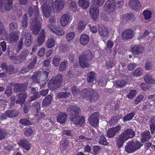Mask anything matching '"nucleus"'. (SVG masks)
Masks as SVG:
<instances>
[{
	"label": "nucleus",
	"instance_id": "obj_1",
	"mask_svg": "<svg viewBox=\"0 0 155 155\" xmlns=\"http://www.w3.org/2000/svg\"><path fill=\"white\" fill-rule=\"evenodd\" d=\"M28 11L30 17L31 16L33 12H34L35 20L32 19L30 21L31 22L30 28L34 35H37L41 29L40 22L41 20V16L39 15L38 8L36 6H30Z\"/></svg>",
	"mask_w": 155,
	"mask_h": 155
},
{
	"label": "nucleus",
	"instance_id": "obj_2",
	"mask_svg": "<svg viewBox=\"0 0 155 155\" xmlns=\"http://www.w3.org/2000/svg\"><path fill=\"white\" fill-rule=\"evenodd\" d=\"M40 2L44 15L46 18L48 17L52 12H54L53 0H49L48 4V0H40Z\"/></svg>",
	"mask_w": 155,
	"mask_h": 155
},
{
	"label": "nucleus",
	"instance_id": "obj_3",
	"mask_svg": "<svg viewBox=\"0 0 155 155\" xmlns=\"http://www.w3.org/2000/svg\"><path fill=\"white\" fill-rule=\"evenodd\" d=\"M135 136L134 132L131 129H127L124 133H122L117 138V145L120 148L123 146L125 142L129 139L132 138Z\"/></svg>",
	"mask_w": 155,
	"mask_h": 155
},
{
	"label": "nucleus",
	"instance_id": "obj_4",
	"mask_svg": "<svg viewBox=\"0 0 155 155\" xmlns=\"http://www.w3.org/2000/svg\"><path fill=\"white\" fill-rule=\"evenodd\" d=\"M93 58L91 51L89 50L85 51L79 57V62L81 66L83 68L88 67L89 65V61Z\"/></svg>",
	"mask_w": 155,
	"mask_h": 155
},
{
	"label": "nucleus",
	"instance_id": "obj_5",
	"mask_svg": "<svg viewBox=\"0 0 155 155\" xmlns=\"http://www.w3.org/2000/svg\"><path fill=\"white\" fill-rule=\"evenodd\" d=\"M49 72L44 71L42 72L36 71L31 77L30 81L32 84H40V81L46 80L48 76Z\"/></svg>",
	"mask_w": 155,
	"mask_h": 155
},
{
	"label": "nucleus",
	"instance_id": "obj_6",
	"mask_svg": "<svg viewBox=\"0 0 155 155\" xmlns=\"http://www.w3.org/2000/svg\"><path fill=\"white\" fill-rule=\"evenodd\" d=\"M81 97L83 98L87 97V99H89L91 102L95 101L99 98V94L91 88L85 89L82 92Z\"/></svg>",
	"mask_w": 155,
	"mask_h": 155
},
{
	"label": "nucleus",
	"instance_id": "obj_7",
	"mask_svg": "<svg viewBox=\"0 0 155 155\" xmlns=\"http://www.w3.org/2000/svg\"><path fill=\"white\" fill-rule=\"evenodd\" d=\"M142 146L143 144L137 140L128 141L125 146L124 150L128 153H133Z\"/></svg>",
	"mask_w": 155,
	"mask_h": 155
},
{
	"label": "nucleus",
	"instance_id": "obj_8",
	"mask_svg": "<svg viewBox=\"0 0 155 155\" xmlns=\"http://www.w3.org/2000/svg\"><path fill=\"white\" fill-rule=\"evenodd\" d=\"M62 80L61 74L58 75L56 78H52L48 84L49 88L52 91L57 89L61 85Z\"/></svg>",
	"mask_w": 155,
	"mask_h": 155
},
{
	"label": "nucleus",
	"instance_id": "obj_9",
	"mask_svg": "<svg viewBox=\"0 0 155 155\" xmlns=\"http://www.w3.org/2000/svg\"><path fill=\"white\" fill-rule=\"evenodd\" d=\"M81 112L80 109L75 105H71L67 109V112L70 116L71 120H74V118L77 117Z\"/></svg>",
	"mask_w": 155,
	"mask_h": 155
},
{
	"label": "nucleus",
	"instance_id": "obj_10",
	"mask_svg": "<svg viewBox=\"0 0 155 155\" xmlns=\"http://www.w3.org/2000/svg\"><path fill=\"white\" fill-rule=\"evenodd\" d=\"M29 53V51L28 49H24L20 55L17 57L12 56L11 57V58L13 60V62L15 64H18L25 61Z\"/></svg>",
	"mask_w": 155,
	"mask_h": 155
},
{
	"label": "nucleus",
	"instance_id": "obj_11",
	"mask_svg": "<svg viewBox=\"0 0 155 155\" xmlns=\"http://www.w3.org/2000/svg\"><path fill=\"white\" fill-rule=\"evenodd\" d=\"M115 4L114 0H108L104 5V9L109 13L113 12L115 8Z\"/></svg>",
	"mask_w": 155,
	"mask_h": 155
},
{
	"label": "nucleus",
	"instance_id": "obj_12",
	"mask_svg": "<svg viewBox=\"0 0 155 155\" xmlns=\"http://www.w3.org/2000/svg\"><path fill=\"white\" fill-rule=\"evenodd\" d=\"M20 34V32L18 31H12L7 38V40L9 43L13 44L19 40Z\"/></svg>",
	"mask_w": 155,
	"mask_h": 155
},
{
	"label": "nucleus",
	"instance_id": "obj_13",
	"mask_svg": "<svg viewBox=\"0 0 155 155\" xmlns=\"http://www.w3.org/2000/svg\"><path fill=\"white\" fill-rule=\"evenodd\" d=\"M99 114L98 113L95 112L93 114L89 117L88 121L91 125L94 127H97L98 125Z\"/></svg>",
	"mask_w": 155,
	"mask_h": 155
},
{
	"label": "nucleus",
	"instance_id": "obj_14",
	"mask_svg": "<svg viewBox=\"0 0 155 155\" xmlns=\"http://www.w3.org/2000/svg\"><path fill=\"white\" fill-rule=\"evenodd\" d=\"M131 49L133 54L139 55L143 54L145 48L140 45H135L131 47Z\"/></svg>",
	"mask_w": 155,
	"mask_h": 155
},
{
	"label": "nucleus",
	"instance_id": "obj_15",
	"mask_svg": "<svg viewBox=\"0 0 155 155\" xmlns=\"http://www.w3.org/2000/svg\"><path fill=\"white\" fill-rule=\"evenodd\" d=\"M13 0H0V8H3L5 3V7L6 10L9 11L12 7Z\"/></svg>",
	"mask_w": 155,
	"mask_h": 155
},
{
	"label": "nucleus",
	"instance_id": "obj_16",
	"mask_svg": "<svg viewBox=\"0 0 155 155\" xmlns=\"http://www.w3.org/2000/svg\"><path fill=\"white\" fill-rule=\"evenodd\" d=\"M90 13L92 18L96 19L99 17V10L98 7L92 5L90 9Z\"/></svg>",
	"mask_w": 155,
	"mask_h": 155
},
{
	"label": "nucleus",
	"instance_id": "obj_17",
	"mask_svg": "<svg viewBox=\"0 0 155 155\" xmlns=\"http://www.w3.org/2000/svg\"><path fill=\"white\" fill-rule=\"evenodd\" d=\"M134 35V32L131 29H127L122 32V37L123 40L131 39Z\"/></svg>",
	"mask_w": 155,
	"mask_h": 155
},
{
	"label": "nucleus",
	"instance_id": "obj_18",
	"mask_svg": "<svg viewBox=\"0 0 155 155\" xmlns=\"http://www.w3.org/2000/svg\"><path fill=\"white\" fill-rule=\"evenodd\" d=\"M46 37V33L44 29H42L37 38V45L39 46H41L44 43Z\"/></svg>",
	"mask_w": 155,
	"mask_h": 155
},
{
	"label": "nucleus",
	"instance_id": "obj_19",
	"mask_svg": "<svg viewBox=\"0 0 155 155\" xmlns=\"http://www.w3.org/2000/svg\"><path fill=\"white\" fill-rule=\"evenodd\" d=\"M120 129V126L109 129L107 132V136L110 138L113 137Z\"/></svg>",
	"mask_w": 155,
	"mask_h": 155
},
{
	"label": "nucleus",
	"instance_id": "obj_20",
	"mask_svg": "<svg viewBox=\"0 0 155 155\" xmlns=\"http://www.w3.org/2000/svg\"><path fill=\"white\" fill-rule=\"evenodd\" d=\"M54 4L55 10L58 13L63 8L65 2L61 0H57L54 2Z\"/></svg>",
	"mask_w": 155,
	"mask_h": 155
},
{
	"label": "nucleus",
	"instance_id": "obj_21",
	"mask_svg": "<svg viewBox=\"0 0 155 155\" xmlns=\"http://www.w3.org/2000/svg\"><path fill=\"white\" fill-rule=\"evenodd\" d=\"M129 4L131 8L136 10L139 9L141 6V4L138 0H130Z\"/></svg>",
	"mask_w": 155,
	"mask_h": 155
},
{
	"label": "nucleus",
	"instance_id": "obj_22",
	"mask_svg": "<svg viewBox=\"0 0 155 155\" xmlns=\"http://www.w3.org/2000/svg\"><path fill=\"white\" fill-rule=\"evenodd\" d=\"M72 121H74V123L78 127H80L84 124V117L78 115L77 117L74 118V120Z\"/></svg>",
	"mask_w": 155,
	"mask_h": 155
},
{
	"label": "nucleus",
	"instance_id": "obj_23",
	"mask_svg": "<svg viewBox=\"0 0 155 155\" xmlns=\"http://www.w3.org/2000/svg\"><path fill=\"white\" fill-rule=\"evenodd\" d=\"M142 137L141 141L144 143L148 141L151 138V136L149 131L146 130L141 134Z\"/></svg>",
	"mask_w": 155,
	"mask_h": 155
},
{
	"label": "nucleus",
	"instance_id": "obj_24",
	"mask_svg": "<svg viewBox=\"0 0 155 155\" xmlns=\"http://www.w3.org/2000/svg\"><path fill=\"white\" fill-rule=\"evenodd\" d=\"M67 117V114L64 112H59L57 116V121L61 124L65 122Z\"/></svg>",
	"mask_w": 155,
	"mask_h": 155
},
{
	"label": "nucleus",
	"instance_id": "obj_25",
	"mask_svg": "<svg viewBox=\"0 0 155 155\" xmlns=\"http://www.w3.org/2000/svg\"><path fill=\"white\" fill-rule=\"evenodd\" d=\"M7 33L5 31L3 24L0 21V38L4 40L7 37Z\"/></svg>",
	"mask_w": 155,
	"mask_h": 155
},
{
	"label": "nucleus",
	"instance_id": "obj_26",
	"mask_svg": "<svg viewBox=\"0 0 155 155\" xmlns=\"http://www.w3.org/2000/svg\"><path fill=\"white\" fill-rule=\"evenodd\" d=\"M69 17V15L66 14H64L61 16L60 19V23L62 26H65L68 24Z\"/></svg>",
	"mask_w": 155,
	"mask_h": 155
},
{
	"label": "nucleus",
	"instance_id": "obj_27",
	"mask_svg": "<svg viewBox=\"0 0 155 155\" xmlns=\"http://www.w3.org/2000/svg\"><path fill=\"white\" fill-rule=\"evenodd\" d=\"M98 32L101 36L104 37H106L108 33L107 28L103 25L99 27Z\"/></svg>",
	"mask_w": 155,
	"mask_h": 155
},
{
	"label": "nucleus",
	"instance_id": "obj_28",
	"mask_svg": "<svg viewBox=\"0 0 155 155\" xmlns=\"http://www.w3.org/2000/svg\"><path fill=\"white\" fill-rule=\"evenodd\" d=\"M18 144L26 150H29L30 149L31 146L28 142L26 140H21Z\"/></svg>",
	"mask_w": 155,
	"mask_h": 155
},
{
	"label": "nucleus",
	"instance_id": "obj_29",
	"mask_svg": "<svg viewBox=\"0 0 155 155\" xmlns=\"http://www.w3.org/2000/svg\"><path fill=\"white\" fill-rule=\"evenodd\" d=\"M27 94H20L18 95V99L16 101L17 104H22L24 103Z\"/></svg>",
	"mask_w": 155,
	"mask_h": 155
},
{
	"label": "nucleus",
	"instance_id": "obj_30",
	"mask_svg": "<svg viewBox=\"0 0 155 155\" xmlns=\"http://www.w3.org/2000/svg\"><path fill=\"white\" fill-rule=\"evenodd\" d=\"M89 36L86 34H83L80 37V41L81 43L83 45L87 44L89 41Z\"/></svg>",
	"mask_w": 155,
	"mask_h": 155
},
{
	"label": "nucleus",
	"instance_id": "obj_31",
	"mask_svg": "<svg viewBox=\"0 0 155 155\" xmlns=\"http://www.w3.org/2000/svg\"><path fill=\"white\" fill-rule=\"evenodd\" d=\"M7 116L8 117L12 118L17 116L19 114L18 112L16 110H8L5 112Z\"/></svg>",
	"mask_w": 155,
	"mask_h": 155
},
{
	"label": "nucleus",
	"instance_id": "obj_32",
	"mask_svg": "<svg viewBox=\"0 0 155 155\" xmlns=\"http://www.w3.org/2000/svg\"><path fill=\"white\" fill-rule=\"evenodd\" d=\"M78 3L84 9L87 8L90 4L89 0H79Z\"/></svg>",
	"mask_w": 155,
	"mask_h": 155
},
{
	"label": "nucleus",
	"instance_id": "obj_33",
	"mask_svg": "<svg viewBox=\"0 0 155 155\" xmlns=\"http://www.w3.org/2000/svg\"><path fill=\"white\" fill-rule=\"evenodd\" d=\"M52 97L50 95H49L43 100L42 105L43 106H48L50 104L52 101Z\"/></svg>",
	"mask_w": 155,
	"mask_h": 155
},
{
	"label": "nucleus",
	"instance_id": "obj_34",
	"mask_svg": "<svg viewBox=\"0 0 155 155\" xmlns=\"http://www.w3.org/2000/svg\"><path fill=\"white\" fill-rule=\"evenodd\" d=\"M55 43V40L50 38L48 39L46 42V45L48 48H51L54 47Z\"/></svg>",
	"mask_w": 155,
	"mask_h": 155
},
{
	"label": "nucleus",
	"instance_id": "obj_35",
	"mask_svg": "<svg viewBox=\"0 0 155 155\" xmlns=\"http://www.w3.org/2000/svg\"><path fill=\"white\" fill-rule=\"evenodd\" d=\"M127 82L123 79L116 81L115 85L118 88H122L127 84Z\"/></svg>",
	"mask_w": 155,
	"mask_h": 155
},
{
	"label": "nucleus",
	"instance_id": "obj_36",
	"mask_svg": "<svg viewBox=\"0 0 155 155\" xmlns=\"http://www.w3.org/2000/svg\"><path fill=\"white\" fill-rule=\"evenodd\" d=\"M144 79L146 82L147 84L155 83V81L153 80L152 77L150 74L146 75Z\"/></svg>",
	"mask_w": 155,
	"mask_h": 155
},
{
	"label": "nucleus",
	"instance_id": "obj_37",
	"mask_svg": "<svg viewBox=\"0 0 155 155\" xmlns=\"http://www.w3.org/2000/svg\"><path fill=\"white\" fill-rule=\"evenodd\" d=\"M6 71L8 74L11 75L15 74L16 70L13 66L10 65L8 66Z\"/></svg>",
	"mask_w": 155,
	"mask_h": 155
},
{
	"label": "nucleus",
	"instance_id": "obj_38",
	"mask_svg": "<svg viewBox=\"0 0 155 155\" xmlns=\"http://www.w3.org/2000/svg\"><path fill=\"white\" fill-rule=\"evenodd\" d=\"M28 25V20L26 14H25L23 16L22 20L21 25L23 28H26Z\"/></svg>",
	"mask_w": 155,
	"mask_h": 155
},
{
	"label": "nucleus",
	"instance_id": "obj_39",
	"mask_svg": "<svg viewBox=\"0 0 155 155\" xmlns=\"http://www.w3.org/2000/svg\"><path fill=\"white\" fill-rule=\"evenodd\" d=\"M87 81L89 83L92 82L95 79V77L94 73L93 72H91L89 73L88 74Z\"/></svg>",
	"mask_w": 155,
	"mask_h": 155
},
{
	"label": "nucleus",
	"instance_id": "obj_40",
	"mask_svg": "<svg viewBox=\"0 0 155 155\" xmlns=\"http://www.w3.org/2000/svg\"><path fill=\"white\" fill-rule=\"evenodd\" d=\"M135 113L134 112H132L127 114L123 118V121L124 122H126L128 121L131 120L134 116Z\"/></svg>",
	"mask_w": 155,
	"mask_h": 155
},
{
	"label": "nucleus",
	"instance_id": "obj_41",
	"mask_svg": "<svg viewBox=\"0 0 155 155\" xmlns=\"http://www.w3.org/2000/svg\"><path fill=\"white\" fill-rule=\"evenodd\" d=\"M40 95L38 92H35L32 96H31L28 99V101L31 102L33 101L40 97Z\"/></svg>",
	"mask_w": 155,
	"mask_h": 155
},
{
	"label": "nucleus",
	"instance_id": "obj_42",
	"mask_svg": "<svg viewBox=\"0 0 155 155\" xmlns=\"http://www.w3.org/2000/svg\"><path fill=\"white\" fill-rule=\"evenodd\" d=\"M10 31H13L17 30L18 27V25L17 23L12 22L9 24Z\"/></svg>",
	"mask_w": 155,
	"mask_h": 155
},
{
	"label": "nucleus",
	"instance_id": "obj_43",
	"mask_svg": "<svg viewBox=\"0 0 155 155\" xmlns=\"http://www.w3.org/2000/svg\"><path fill=\"white\" fill-rule=\"evenodd\" d=\"M54 33L57 35L62 36L64 34L65 32L62 29L57 27Z\"/></svg>",
	"mask_w": 155,
	"mask_h": 155
},
{
	"label": "nucleus",
	"instance_id": "obj_44",
	"mask_svg": "<svg viewBox=\"0 0 155 155\" xmlns=\"http://www.w3.org/2000/svg\"><path fill=\"white\" fill-rule=\"evenodd\" d=\"M143 71L141 68H139L133 71V74L136 76H139L141 75L143 72Z\"/></svg>",
	"mask_w": 155,
	"mask_h": 155
},
{
	"label": "nucleus",
	"instance_id": "obj_45",
	"mask_svg": "<svg viewBox=\"0 0 155 155\" xmlns=\"http://www.w3.org/2000/svg\"><path fill=\"white\" fill-rule=\"evenodd\" d=\"M68 64V61H64L62 62L61 64L59 67L60 71H64L67 68Z\"/></svg>",
	"mask_w": 155,
	"mask_h": 155
},
{
	"label": "nucleus",
	"instance_id": "obj_46",
	"mask_svg": "<svg viewBox=\"0 0 155 155\" xmlns=\"http://www.w3.org/2000/svg\"><path fill=\"white\" fill-rule=\"evenodd\" d=\"M71 94L70 92H61L58 93V96L60 98H66Z\"/></svg>",
	"mask_w": 155,
	"mask_h": 155
},
{
	"label": "nucleus",
	"instance_id": "obj_47",
	"mask_svg": "<svg viewBox=\"0 0 155 155\" xmlns=\"http://www.w3.org/2000/svg\"><path fill=\"white\" fill-rule=\"evenodd\" d=\"M105 1V0H93V5H94L97 7L101 6Z\"/></svg>",
	"mask_w": 155,
	"mask_h": 155
},
{
	"label": "nucleus",
	"instance_id": "obj_48",
	"mask_svg": "<svg viewBox=\"0 0 155 155\" xmlns=\"http://www.w3.org/2000/svg\"><path fill=\"white\" fill-rule=\"evenodd\" d=\"M60 57L58 55L54 56L53 59V63L54 65L56 66H57L60 61Z\"/></svg>",
	"mask_w": 155,
	"mask_h": 155
},
{
	"label": "nucleus",
	"instance_id": "obj_49",
	"mask_svg": "<svg viewBox=\"0 0 155 155\" xmlns=\"http://www.w3.org/2000/svg\"><path fill=\"white\" fill-rule=\"evenodd\" d=\"M114 45V43L111 40H108L106 43V50L107 49H109V50L110 51V53H111V48Z\"/></svg>",
	"mask_w": 155,
	"mask_h": 155
},
{
	"label": "nucleus",
	"instance_id": "obj_50",
	"mask_svg": "<svg viewBox=\"0 0 155 155\" xmlns=\"http://www.w3.org/2000/svg\"><path fill=\"white\" fill-rule=\"evenodd\" d=\"M31 38V37L30 33L25 31L24 30L21 32V38H22L23 39V38H25V40Z\"/></svg>",
	"mask_w": 155,
	"mask_h": 155
},
{
	"label": "nucleus",
	"instance_id": "obj_51",
	"mask_svg": "<svg viewBox=\"0 0 155 155\" xmlns=\"http://www.w3.org/2000/svg\"><path fill=\"white\" fill-rule=\"evenodd\" d=\"M146 20H148L151 17V13L149 11H144L143 13Z\"/></svg>",
	"mask_w": 155,
	"mask_h": 155
},
{
	"label": "nucleus",
	"instance_id": "obj_52",
	"mask_svg": "<svg viewBox=\"0 0 155 155\" xmlns=\"http://www.w3.org/2000/svg\"><path fill=\"white\" fill-rule=\"evenodd\" d=\"M99 142L102 145H107L108 144V142H107L105 137L104 136H101L100 137Z\"/></svg>",
	"mask_w": 155,
	"mask_h": 155
},
{
	"label": "nucleus",
	"instance_id": "obj_53",
	"mask_svg": "<svg viewBox=\"0 0 155 155\" xmlns=\"http://www.w3.org/2000/svg\"><path fill=\"white\" fill-rule=\"evenodd\" d=\"M23 46V38H21L18 42L16 51L18 53L22 49Z\"/></svg>",
	"mask_w": 155,
	"mask_h": 155
},
{
	"label": "nucleus",
	"instance_id": "obj_54",
	"mask_svg": "<svg viewBox=\"0 0 155 155\" xmlns=\"http://www.w3.org/2000/svg\"><path fill=\"white\" fill-rule=\"evenodd\" d=\"M86 25V23L84 21H80L78 24V28L79 30H82L84 29Z\"/></svg>",
	"mask_w": 155,
	"mask_h": 155
},
{
	"label": "nucleus",
	"instance_id": "obj_55",
	"mask_svg": "<svg viewBox=\"0 0 155 155\" xmlns=\"http://www.w3.org/2000/svg\"><path fill=\"white\" fill-rule=\"evenodd\" d=\"M74 36V33L73 32H71L68 33L66 35V38L68 41H69L72 40Z\"/></svg>",
	"mask_w": 155,
	"mask_h": 155
},
{
	"label": "nucleus",
	"instance_id": "obj_56",
	"mask_svg": "<svg viewBox=\"0 0 155 155\" xmlns=\"http://www.w3.org/2000/svg\"><path fill=\"white\" fill-rule=\"evenodd\" d=\"M134 15L132 13L124 14L123 16L124 18L127 20H131L134 17Z\"/></svg>",
	"mask_w": 155,
	"mask_h": 155
},
{
	"label": "nucleus",
	"instance_id": "obj_57",
	"mask_svg": "<svg viewBox=\"0 0 155 155\" xmlns=\"http://www.w3.org/2000/svg\"><path fill=\"white\" fill-rule=\"evenodd\" d=\"M20 122L22 124L28 126L31 124V122L27 119H21L20 120Z\"/></svg>",
	"mask_w": 155,
	"mask_h": 155
},
{
	"label": "nucleus",
	"instance_id": "obj_58",
	"mask_svg": "<svg viewBox=\"0 0 155 155\" xmlns=\"http://www.w3.org/2000/svg\"><path fill=\"white\" fill-rule=\"evenodd\" d=\"M12 88L10 86L7 87L6 89L5 92V94L8 97L12 95Z\"/></svg>",
	"mask_w": 155,
	"mask_h": 155
},
{
	"label": "nucleus",
	"instance_id": "obj_59",
	"mask_svg": "<svg viewBox=\"0 0 155 155\" xmlns=\"http://www.w3.org/2000/svg\"><path fill=\"white\" fill-rule=\"evenodd\" d=\"M137 93V91L135 90H132L130 91V93L127 95L128 98L132 99L134 97Z\"/></svg>",
	"mask_w": 155,
	"mask_h": 155
},
{
	"label": "nucleus",
	"instance_id": "obj_60",
	"mask_svg": "<svg viewBox=\"0 0 155 155\" xmlns=\"http://www.w3.org/2000/svg\"><path fill=\"white\" fill-rule=\"evenodd\" d=\"M59 50L61 52H65L68 50V48L66 45L62 44L60 46Z\"/></svg>",
	"mask_w": 155,
	"mask_h": 155
},
{
	"label": "nucleus",
	"instance_id": "obj_61",
	"mask_svg": "<svg viewBox=\"0 0 155 155\" xmlns=\"http://www.w3.org/2000/svg\"><path fill=\"white\" fill-rule=\"evenodd\" d=\"M153 67L152 64L149 61H147L145 64V67L146 70L148 71L152 69Z\"/></svg>",
	"mask_w": 155,
	"mask_h": 155
},
{
	"label": "nucleus",
	"instance_id": "obj_62",
	"mask_svg": "<svg viewBox=\"0 0 155 155\" xmlns=\"http://www.w3.org/2000/svg\"><path fill=\"white\" fill-rule=\"evenodd\" d=\"M144 96L142 95L138 96L135 99L134 102L135 104H138L143 99Z\"/></svg>",
	"mask_w": 155,
	"mask_h": 155
},
{
	"label": "nucleus",
	"instance_id": "obj_63",
	"mask_svg": "<svg viewBox=\"0 0 155 155\" xmlns=\"http://www.w3.org/2000/svg\"><path fill=\"white\" fill-rule=\"evenodd\" d=\"M47 27L48 29L54 33L57 27L52 24H49L47 25Z\"/></svg>",
	"mask_w": 155,
	"mask_h": 155
},
{
	"label": "nucleus",
	"instance_id": "obj_64",
	"mask_svg": "<svg viewBox=\"0 0 155 155\" xmlns=\"http://www.w3.org/2000/svg\"><path fill=\"white\" fill-rule=\"evenodd\" d=\"M136 64L134 63H131L129 64L128 66V69L129 71H131L134 69L137 66Z\"/></svg>",
	"mask_w": 155,
	"mask_h": 155
}]
</instances>
